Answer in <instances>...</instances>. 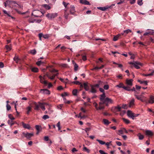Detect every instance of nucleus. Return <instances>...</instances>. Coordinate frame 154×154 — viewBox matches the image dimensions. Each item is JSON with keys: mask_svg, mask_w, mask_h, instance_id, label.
Segmentation results:
<instances>
[{"mask_svg": "<svg viewBox=\"0 0 154 154\" xmlns=\"http://www.w3.org/2000/svg\"><path fill=\"white\" fill-rule=\"evenodd\" d=\"M145 134L146 135L148 136H152L153 135V133L152 132L149 130H146L145 131Z\"/></svg>", "mask_w": 154, "mask_h": 154, "instance_id": "23", "label": "nucleus"}, {"mask_svg": "<svg viewBox=\"0 0 154 154\" xmlns=\"http://www.w3.org/2000/svg\"><path fill=\"white\" fill-rule=\"evenodd\" d=\"M99 107H97V104L95 102L93 103V105L97 110H101L104 109V106L101 102H100Z\"/></svg>", "mask_w": 154, "mask_h": 154, "instance_id": "6", "label": "nucleus"}, {"mask_svg": "<svg viewBox=\"0 0 154 154\" xmlns=\"http://www.w3.org/2000/svg\"><path fill=\"white\" fill-rule=\"evenodd\" d=\"M31 71L35 72H37L38 71V69L37 67H33L31 68Z\"/></svg>", "mask_w": 154, "mask_h": 154, "instance_id": "34", "label": "nucleus"}, {"mask_svg": "<svg viewBox=\"0 0 154 154\" xmlns=\"http://www.w3.org/2000/svg\"><path fill=\"white\" fill-rule=\"evenodd\" d=\"M118 131L119 132L118 134L119 135L123 134L124 133H128V131L124 128H121L120 130Z\"/></svg>", "mask_w": 154, "mask_h": 154, "instance_id": "10", "label": "nucleus"}, {"mask_svg": "<svg viewBox=\"0 0 154 154\" xmlns=\"http://www.w3.org/2000/svg\"><path fill=\"white\" fill-rule=\"evenodd\" d=\"M135 97L138 100L142 102H144L146 101L147 98L142 94L135 95Z\"/></svg>", "mask_w": 154, "mask_h": 154, "instance_id": "3", "label": "nucleus"}, {"mask_svg": "<svg viewBox=\"0 0 154 154\" xmlns=\"http://www.w3.org/2000/svg\"><path fill=\"white\" fill-rule=\"evenodd\" d=\"M33 103L35 106L34 109L36 110H38L39 109V107H40L39 103H38V104L36 103L35 102H33Z\"/></svg>", "mask_w": 154, "mask_h": 154, "instance_id": "26", "label": "nucleus"}, {"mask_svg": "<svg viewBox=\"0 0 154 154\" xmlns=\"http://www.w3.org/2000/svg\"><path fill=\"white\" fill-rule=\"evenodd\" d=\"M3 12H4V13L6 15H7L8 16V17H11L12 18H13V17H11L9 14V13H8L7 12V11L5 10H3Z\"/></svg>", "mask_w": 154, "mask_h": 154, "instance_id": "43", "label": "nucleus"}, {"mask_svg": "<svg viewBox=\"0 0 154 154\" xmlns=\"http://www.w3.org/2000/svg\"><path fill=\"white\" fill-rule=\"evenodd\" d=\"M83 130H84L87 133L88 131H90L91 130V128H86L85 129H83Z\"/></svg>", "mask_w": 154, "mask_h": 154, "instance_id": "63", "label": "nucleus"}, {"mask_svg": "<svg viewBox=\"0 0 154 154\" xmlns=\"http://www.w3.org/2000/svg\"><path fill=\"white\" fill-rule=\"evenodd\" d=\"M14 60L17 63H18L19 59L18 57L17 56H15L14 58Z\"/></svg>", "mask_w": 154, "mask_h": 154, "instance_id": "48", "label": "nucleus"}, {"mask_svg": "<svg viewBox=\"0 0 154 154\" xmlns=\"http://www.w3.org/2000/svg\"><path fill=\"white\" fill-rule=\"evenodd\" d=\"M99 152L101 154H108V153L105 152L103 150H100L99 151Z\"/></svg>", "mask_w": 154, "mask_h": 154, "instance_id": "64", "label": "nucleus"}, {"mask_svg": "<svg viewBox=\"0 0 154 154\" xmlns=\"http://www.w3.org/2000/svg\"><path fill=\"white\" fill-rule=\"evenodd\" d=\"M122 120L123 121L127 124H129L130 123V121L128 119L123 118L122 119Z\"/></svg>", "mask_w": 154, "mask_h": 154, "instance_id": "42", "label": "nucleus"}, {"mask_svg": "<svg viewBox=\"0 0 154 154\" xmlns=\"http://www.w3.org/2000/svg\"><path fill=\"white\" fill-rule=\"evenodd\" d=\"M8 117L9 119H10L11 120H13L15 119L14 118V117L12 116V115L11 114H9L8 115Z\"/></svg>", "mask_w": 154, "mask_h": 154, "instance_id": "53", "label": "nucleus"}, {"mask_svg": "<svg viewBox=\"0 0 154 154\" xmlns=\"http://www.w3.org/2000/svg\"><path fill=\"white\" fill-rule=\"evenodd\" d=\"M60 66L66 68L68 66V65L66 64H61Z\"/></svg>", "mask_w": 154, "mask_h": 154, "instance_id": "61", "label": "nucleus"}, {"mask_svg": "<svg viewBox=\"0 0 154 154\" xmlns=\"http://www.w3.org/2000/svg\"><path fill=\"white\" fill-rule=\"evenodd\" d=\"M88 83H85L83 84L85 90L86 91H88L89 90V87L88 86Z\"/></svg>", "mask_w": 154, "mask_h": 154, "instance_id": "27", "label": "nucleus"}, {"mask_svg": "<svg viewBox=\"0 0 154 154\" xmlns=\"http://www.w3.org/2000/svg\"><path fill=\"white\" fill-rule=\"evenodd\" d=\"M41 91L44 94L49 95L50 94V91L46 89H42L41 90Z\"/></svg>", "mask_w": 154, "mask_h": 154, "instance_id": "19", "label": "nucleus"}, {"mask_svg": "<svg viewBox=\"0 0 154 154\" xmlns=\"http://www.w3.org/2000/svg\"><path fill=\"white\" fill-rule=\"evenodd\" d=\"M22 125L23 128H25L29 129L30 128V125L29 124H26L23 122L22 123Z\"/></svg>", "mask_w": 154, "mask_h": 154, "instance_id": "29", "label": "nucleus"}, {"mask_svg": "<svg viewBox=\"0 0 154 154\" xmlns=\"http://www.w3.org/2000/svg\"><path fill=\"white\" fill-rule=\"evenodd\" d=\"M138 82H139L141 84H143L145 85H148V82L146 81H141L138 80Z\"/></svg>", "mask_w": 154, "mask_h": 154, "instance_id": "32", "label": "nucleus"}, {"mask_svg": "<svg viewBox=\"0 0 154 154\" xmlns=\"http://www.w3.org/2000/svg\"><path fill=\"white\" fill-rule=\"evenodd\" d=\"M4 4L5 7H6L7 5H9L10 7L13 8L14 6L18 5L15 1H7L4 3Z\"/></svg>", "mask_w": 154, "mask_h": 154, "instance_id": "1", "label": "nucleus"}, {"mask_svg": "<svg viewBox=\"0 0 154 154\" xmlns=\"http://www.w3.org/2000/svg\"><path fill=\"white\" fill-rule=\"evenodd\" d=\"M90 86L91 89L89 91L92 93H96L97 92L96 88L92 85H91Z\"/></svg>", "mask_w": 154, "mask_h": 154, "instance_id": "18", "label": "nucleus"}, {"mask_svg": "<svg viewBox=\"0 0 154 154\" xmlns=\"http://www.w3.org/2000/svg\"><path fill=\"white\" fill-rule=\"evenodd\" d=\"M96 140L101 145H104L105 144V142L102 140L98 139H97Z\"/></svg>", "mask_w": 154, "mask_h": 154, "instance_id": "41", "label": "nucleus"}, {"mask_svg": "<svg viewBox=\"0 0 154 154\" xmlns=\"http://www.w3.org/2000/svg\"><path fill=\"white\" fill-rule=\"evenodd\" d=\"M39 34H42L41 36L42 37H43L45 39L48 38L49 37L48 34L43 35L42 33H40Z\"/></svg>", "mask_w": 154, "mask_h": 154, "instance_id": "33", "label": "nucleus"}, {"mask_svg": "<svg viewBox=\"0 0 154 154\" xmlns=\"http://www.w3.org/2000/svg\"><path fill=\"white\" fill-rule=\"evenodd\" d=\"M133 80L132 79H127L126 80L125 83L128 86L127 87H131L133 85Z\"/></svg>", "mask_w": 154, "mask_h": 154, "instance_id": "9", "label": "nucleus"}, {"mask_svg": "<svg viewBox=\"0 0 154 154\" xmlns=\"http://www.w3.org/2000/svg\"><path fill=\"white\" fill-rule=\"evenodd\" d=\"M113 101L111 98L108 97L105 98V100L104 101V103H106V104L108 103H113Z\"/></svg>", "mask_w": 154, "mask_h": 154, "instance_id": "14", "label": "nucleus"}, {"mask_svg": "<svg viewBox=\"0 0 154 154\" xmlns=\"http://www.w3.org/2000/svg\"><path fill=\"white\" fill-rule=\"evenodd\" d=\"M42 118L44 120H46L48 119L49 118V117L47 115H45L43 116Z\"/></svg>", "mask_w": 154, "mask_h": 154, "instance_id": "54", "label": "nucleus"}, {"mask_svg": "<svg viewBox=\"0 0 154 154\" xmlns=\"http://www.w3.org/2000/svg\"><path fill=\"white\" fill-rule=\"evenodd\" d=\"M58 14L57 13H48L46 15V17L50 20H51L57 17Z\"/></svg>", "mask_w": 154, "mask_h": 154, "instance_id": "5", "label": "nucleus"}, {"mask_svg": "<svg viewBox=\"0 0 154 154\" xmlns=\"http://www.w3.org/2000/svg\"><path fill=\"white\" fill-rule=\"evenodd\" d=\"M29 53L35 55L36 54V51L35 49H33L30 50Z\"/></svg>", "mask_w": 154, "mask_h": 154, "instance_id": "38", "label": "nucleus"}, {"mask_svg": "<svg viewBox=\"0 0 154 154\" xmlns=\"http://www.w3.org/2000/svg\"><path fill=\"white\" fill-rule=\"evenodd\" d=\"M58 73L57 72L56 74H49L48 73L46 74L47 77L51 80H54L55 79V76H57L58 75Z\"/></svg>", "mask_w": 154, "mask_h": 154, "instance_id": "8", "label": "nucleus"}, {"mask_svg": "<svg viewBox=\"0 0 154 154\" xmlns=\"http://www.w3.org/2000/svg\"><path fill=\"white\" fill-rule=\"evenodd\" d=\"M42 6L46 10H48L51 9V7L48 5L47 4L43 5Z\"/></svg>", "mask_w": 154, "mask_h": 154, "instance_id": "28", "label": "nucleus"}, {"mask_svg": "<svg viewBox=\"0 0 154 154\" xmlns=\"http://www.w3.org/2000/svg\"><path fill=\"white\" fill-rule=\"evenodd\" d=\"M122 107L119 105L115 107V109L116 110V111H120L121 110Z\"/></svg>", "mask_w": 154, "mask_h": 154, "instance_id": "37", "label": "nucleus"}, {"mask_svg": "<svg viewBox=\"0 0 154 154\" xmlns=\"http://www.w3.org/2000/svg\"><path fill=\"white\" fill-rule=\"evenodd\" d=\"M143 0H138L137 1V4L141 6L143 4L142 2Z\"/></svg>", "mask_w": 154, "mask_h": 154, "instance_id": "52", "label": "nucleus"}, {"mask_svg": "<svg viewBox=\"0 0 154 154\" xmlns=\"http://www.w3.org/2000/svg\"><path fill=\"white\" fill-rule=\"evenodd\" d=\"M43 63H44V62H42L41 60H39V61H37L36 62V64L38 66H39L41 64Z\"/></svg>", "mask_w": 154, "mask_h": 154, "instance_id": "51", "label": "nucleus"}, {"mask_svg": "<svg viewBox=\"0 0 154 154\" xmlns=\"http://www.w3.org/2000/svg\"><path fill=\"white\" fill-rule=\"evenodd\" d=\"M43 14V13L38 10H34L32 14V16L37 17H40Z\"/></svg>", "mask_w": 154, "mask_h": 154, "instance_id": "2", "label": "nucleus"}, {"mask_svg": "<svg viewBox=\"0 0 154 154\" xmlns=\"http://www.w3.org/2000/svg\"><path fill=\"white\" fill-rule=\"evenodd\" d=\"M120 34H118L116 35L113 38V41H117L119 37L120 36Z\"/></svg>", "mask_w": 154, "mask_h": 154, "instance_id": "31", "label": "nucleus"}, {"mask_svg": "<svg viewBox=\"0 0 154 154\" xmlns=\"http://www.w3.org/2000/svg\"><path fill=\"white\" fill-rule=\"evenodd\" d=\"M65 12L64 17L66 19H67L68 18V16L69 14V13L67 12V10H65Z\"/></svg>", "mask_w": 154, "mask_h": 154, "instance_id": "36", "label": "nucleus"}, {"mask_svg": "<svg viewBox=\"0 0 154 154\" xmlns=\"http://www.w3.org/2000/svg\"><path fill=\"white\" fill-rule=\"evenodd\" d=\"M134 98L132 99L130 101L129 103V106L130 107H133L134 104Z\"/></svg>", "mask_w": 154, "mask_h": 154, "instance_id": "21", "label": "nucleus"}, {"mask_svg": "<svg viewBox=\"0 0 154 154\" xmlns=\"http://www.w3.org/2000/svg\"><path fill=\"white\" fill-rule=\"evenodd\" d=\"M154 33L152 30H149V31L146 32L143 34L144 36L147 35H152Z\"/></svg>", "mask_w": 154, "mask_h": 154, "instance_id": "24", "label": "nucleus"}, {"mask_svg": "<svg viewBox=\"0 0 154 154\" xmlns=\"http://www.w3.org/2000/svg\"><path fill=\"white\" fill-rule=\"evenodd\" d=\"M38 103L39 104V106L41 108V109L43 110L44 111L45 110V105H47V104L45 103H41L40 102H38Z\"/></svg>", "mask_w": 154, "mask_h": 154, "instance_id": "15", "label": "nucleus"}, {"mask_svg": "<svg viewBox=\"0 0 154 154\" xmlns=\"http://www.w3.org/2000/svg\"><path fill=\"white\" fill-rule=\"evenodd\" d=\"M128 63L133 65L134 67L137 69H139L140 66L142 65V63L138 62H129Z\"/></svg>", "mask_w": 154, "mask_h": 154, "instance_id": "4", "label": "nucleus"}, {"mask_svg": "<svg viewBox=\"0 0 154 154\" xmlns=\"http://www.w3.org/2000/svg\"><path fill=\"white\" fill-rule=\"evenodd\" d=\"M103 122L104 124L106 125H108L110 123L108 120L105 119H103Z\"/></svg>", "mask_w": 154, "mask_h": 154, "instance_id": "30", "label": "nucleus"}, {"mask_svg": "<svg viewBox=\"0 0 154 154\" xmlns=\"http://www.w3.org/2000/svg\"><path fill=\"white\" fill-rule=\"evenodd\" d=\"M154 73V71H153L152 72L149 74H143L142 75L145 76H148L152 75Z\"/></svg>", "mask_w": 154, "mask_h": 154, "instance_id": "35", "label": "nucleus"}, {"mask_svg": "<svg viewBox=\"0 0 154 154\" xmlns=\"http://www.w3.org/2000/svg\"><path fill=\"white\" fill-rule=\"evenodd\" d=\"M32 106H29L27 107L26 108V113L28 114L29 112L31 111Z\"/></svg>", "mask_w": 154, "mask_h": 154, "instance_id": "25", "label": "nucleus"}, {"mask_svg": "<svg viewBox=\"0 0 154 154\" xmlns=\"http://www.w3.org/2000/svg\"><path fill=\"white\" fill-rule=\"evenodd\" d=\"M109 88V86L108 85H105L103 86L104 89L106 90L108 89Z\"/></svg>", "mask_w": 154, "mask_h": 154, "instance_id": "50", "label": "nucleus"}, {"mask_svg": "<svg viewBox=\"0 0 154 154\" xmlns=\"http://www.w3.org/2000/svg\"><path fill=\"white\" fill-rule=\"evenodd\" d=\"M97 8L98 9L103 11H105L107 9V8L105 7H98Z\"/></svg>", "mask_w": 154, "mask_h": 154, "instance_id": "44", "label": "nucleus"}, {"mask_svg": "<svg viewBox=\"0 0 154 154\" xmlns=\"http://www.w3.org/2000/svg\"><path fill=\"white\" fill-rule=\"evenodd\" d=\"M84 147L83 149V150L84 151H86L87 153H89L90 152V150L86 147L84 145H83Z\"/></svg>", "mask_w": 154, "mask_h": 154, "instance_id": "40", "label": "nucleus"}, {"mask_svg": "<svg viewBox=\"0 0 154 154\" xmlns=\"http://www.w3.org/2000/svg\"><path fill=\"white\" fill-rule=\"evenodd\" d=\"M78 91L77 89H74L72 91V93L74 96H77Z\"/></svg>", "mask_w": 154, "mask_h": 154, "instance_id": "45", "label": "nucleus"}, {"mask_svg": "<svg viewBox=\"0 0 154 154\" xmlns=\"http://www.w3.org/2000/svg\"><path fill=\"white\" fill-rule=\"evenodd\" d=\"M49 70L50 72H58V70H56L54 69H49Z\"/></svg>", "mask_w": 154, "mask_h": 154, "instance_id": "58", "label": "nucleus"}, {"mask_svg": "<svg viewBox=\"0 0 154 154\" xmlns=\"http://www.w3.org/2000/svg\"><path fill=\"white\" fill-rule=\"evenodd\" d=\"M127 114L128 116L131 118L132 119H134V113H133L132 111L128 110L127 111Z\"/></svg>", "mask_w": 154, "mask_h": 154, "instance_id": "11", "label": "nucleus"}, {"mask_svg": "<svg viewBox=\"0 0 154 154\" xmlns=\"http://www.w3.org/2000/svg\"><path fill=\"white\" fill-rule=\"evenodd\" d=\"M74 70L75 71H76L78 67V65L77 64H75V65H74Z\"/></svg>", "mask_w": 154, "mask_h": 154, "instance_id": "60", "label": "nucleus"}, {"mask_svg": "<svg viewBox=\"0 0 154 154\" xmlns=\"http://www.w3.org/2000/svg\"><path fill=\"white\" fill-rule=\"evenodd\" d=\"M6 108H7V110L8 111L11 109V106L9 104H7Z\"/></svg>", "mask_w": 154, "mask_h": 154, "instance_id": "55", "label": "nucleus"}, {"mask_svg": "<svg viewBox=\"0 0 154 154\" xmlns=\"http://www.w3.org/2000/svg\"><path fill=\"white\" fill-rule=\"evenodd\" d=\"M60 80L62 82H65V83H66L67 82L68 79H66L65 80L63 79H62L61 78H60Z\"/></svg>", "mask_w": 154, "mask_h": 154, "instance_id": "49", "label": "nucleus"}, {"mask_svg": "<svg viewBox=\"0 0 154 154\" xmlns=\"http://www.w3.org/2000/svg\"><path fill=\"white\" fill-rule=\"evenodd\" d=\"M137 136H138L139 139L140 140H142L144 138V136L141 135L140 133L137 134Z\"/></svg>", "mask_w": 154, "mask_h": 154, "instance_id": "39", "label": "nucleus"}, {"mask_svg": "<svg viewBox=\"0 0 154 154\" xmlns=\"http://www.w3.org/2000/svg\"><path fill=\"white\" fill-rule=\"evenodd\" d=\"M148 102L150 104L154 103V96H150L149 100Z\"/></svg>", "mask_w": 154, "mask_h": 154, "instance_id": "17", "label": "nucleus"}, {"mask_svg": "<svg viewBox=\"0 0 154 154\" xmlns=\"http://www.w3.org/2000/svg\"><path fill=\"white\" fill-rule=\"evenodd\" d=\"M35 128L37 131H40V129L41 128V127L40 126L36 125L35 126Z\"/></svg>", "mask_w": 154, "mask_h": 154, "instance_id": "57", "label": "nucleus"}, {"mask_svg": "<svg viewBox=\"0 0 154 154\" xmlns=\"http://www.w3.org/2000/svg\"><path fill=\"white\" fill-rule=\"evenodd\" d=\"M23 134L27 138L29 139L33 135V133H23Z\"/></svg>", "mask_w": 154, "mask_h": 154, "instance_id": "13", "label": "nucleus"}, {"mask_svg": "<svg viewBox=\"0 0 154 154\" xmlns=\"http://www.w3.org/2000/svg\"><path fill=\"white\" fill-rule=\"evenodd\" d=\"M115 87L118 88H122L124 89L126 91H129L130 90L128 87L125 86L124 84L122 82H120L119 84L116 85Z\"/></svg>", "mask_w": 154, "mask_h": 154, "instance_id": "7", "label": "nucleus"}, {"mask_svg": "<svg viewBox=\"0 0 154 154\" xmlns=\"http://www.w3.org/2000/svg\"><path fill=\"white\" fill-rule=\"evenodd\" d=\"M5 47L6 49L8 51H10L11 50V47L9 46L8 45H6L5 46Z\"/></svg>", "mask_w": 154, "mask_h": 154, "instance_id": "59", "label": "nucleus"}, {"mask_svg": "<svg viewBox=\"0 0 154 154\" xmlns=\"http://www.w3.org/2000/svg\"><path fill=\"white\" fill-rule=\"evenodd\" d=\"M131 32V30L130 29H128L124 31V33H125L126 35L129 32Z\"/></svg>", "mask_w": 154, "mask_h": 154, "instance_id": "47", "label": "nucleus"}, {"mask_svg": "<svg viewBox=\"0 0 154 154\" xmlns=\"http://www.w3.org/2000/svg\"><path fill=\"white\" fill-rule=\"evenodd\" d=\"M39 78L40 79V82L42 84H43L45 85H46L47 84V81L45 80L44 79V78H42V76L41 75H40L39 77Z\"/></svg>", "mask_w": 154, "mask_h": 154, "instance_id": "20", "label": "nucleus"}, {"mask_svg": "<svg viewBox=\"0 0 154 154\" xmlns=\"http://www.w3.org/2000/svg\"><path fill=\"white\" fill-rule=\"evenodd\" d=\"M75 12V7L74 5H71L70 6V12L71 14L74 15Z\"/></svg>", "mask_w": 154, "mask_h": 154, "instance_id": "16", "label": "nucleus"}, {"mask_svg": "<svg viewBox=\"0 0 154 154\" xmlns=\"http://www.w3.org/2000/svg\"><path fill=\"white\" fill-rule=\"evenodd\" d=\"M82 59L83 61H85L87 60V57L86 55H82Z\"/></svg>", "mask_w": 154, "mask_h": 154, "instance_id": "56", "label": "nucleus"}, {"mask_svg": "<svg viewBox=\"0 0 154 154\" xmlns=\"http://www.w3.org/2000/svg\"><path fill=\"white\" fill-rule=\"evenodd\" d=\"M105 97L106 96L105 94V93H103L102 94L100 95V102H101L103 104L104 103V101L105 100Z\"/></svg>", "mask_w": 154, "mask_h": 154, "instance_id": "12", "label": "nucleus"}, {"mask_svg": "<svg viewBox=\"0 0 154 154\" xmlns=\"http://www.w3.org/2000/svg\"><path fill=\"white\" fill-rule=\"evenodd\" d=\"M64 102L65 103L69 104L70 103L71 101L69 100H67L66 98L65 97L63 98Z\"/></svg>", "mask_w": 154, "mask_h": 154, "instance_id": "46", "label": "nucleus"}, {"mask_svg": "<svg viewBox=\"0 0 154 154\" xmlns=\"http://www.w3.org/2000/svg\"><path fill=\"white\" fill-rule=\"evenodd\" d=\"M63 4L64 6V7L66 8V6L69 5V3H66L64 2H63Z\"/></svg>", "mask_w": 154, "mask_h": 154, "instance_id": "62", "label": "nucleus"}, {"mask_svg": "<svg viewBox=\"0 0 154 154\" xmlns=\"http://www.w3.org/2000/svg\"><path fill=\"white\" fill-rule=\"evenodd\" d=\"M80 2L85 5H90L89 2L86 0H80Z\"/></svg>", "mask_w": 154, "mask_h": 154, "instance_id": "22", "label": "nucleus"}]
</instances>
